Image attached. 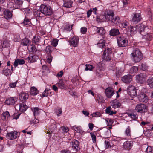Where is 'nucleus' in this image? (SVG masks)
<instances>
[{
  "label": "nucleus",
  "instance_id": "obj_1",
  "mask_svg": "<svg viewBox=\"0 0 153 153\" xmlns=\"http://www.w3.org/2000/svg\"><path fill=\"white\" fill-rule=\"evenodd\" d=\"M139 33L143 36V38L146 40H150L152 37L151 34L149 33L150 29L147 27L140 26L139 27Z\"/></svg>",
  "mask_w": 153,
  "mask_h": 153
},
{
  "label": "nucleus",
  "instance_id": "obj_2",
  "mask_svg": "<svg viewBox=\"0 0 153 153\" xmlns=\"http://www.w3.org/2000/svg\"><path fill=\"white\" fill-rule=\"evenodd\" d=\"M133 60L135 62L140 61L143 58V55L140 50L137 48H134L131 53Z\"/></svg>",
  "mask_w": 153,
  "mask_h": 153
},
{
  "label": "nucleus",
  "instance_id": "obj_3",
  "mask_svg": "<svg viewBox=\"0 0 153 153\" xmlns=\"http://www.w3.org/2000/svg\"><path fill=\"white\" fill-rule=\"evenodd\" d=\"M41 11L42 12L44 16H50L53 13V10L51 7L47 5L44 4L41 5L40 6Z\"/></svg>",
  "mask_w": 153,
  "mask_h": 153
},
{
  "label": "nucleus",
  "instance_id": "obj_4",
  "mask_svg": "<svg viewBox=\"0 0 153 153\" xmlns=\"http://www.w3.org/2000/svg\"><path fill=\"white\" fill-rule=\"evenodd\" d=\"M114 16V14L113 11L111 10L107 11L104 16H101L100 17V19L101 21H111Z\"/></svg>",
  "mask_w": 153,
  "mask_h": 153
},
{
  "label": "nucleus",
  "instance_id": "obj_5",
  "mask_svg": "<svg viewBox=\"0 0 153 153\" xmlns=\"http://www.w3.org/2000/svg\"><path fill=\"white\" fill-rule=\"evenodd\" d=\"M112 51L111 48H105L102 55V59L105 61L111 60V58Z\"/></svg>",
  "mask_w": 153,
  "mask_h": 153
},
{
  "label": "nucleus",
  "instance_id": "obj_6",
  "mask_svg": "<svg viewBox=\"0 0 153 153\" xmlns=\"http://www.w3.org/2000/svg\"><path fill=\"white\" fill-rule=\"evenodd\" d=\"M117 39L119 47H124L128 45L127 39L123 36L118 37L117 38Z\"/></svg>",
  "mask_w": 153,
  "mask_h": 153
},
{
  "label": "nucleus",
  "instance_id": "obj_7",
  "mask_svg": "<svg viewBox=\"0 0 153 153\" xmlns=\"http://www.w3.org/2000/svg\"><path fill=\"white\" fill-rule=\"evenodd\" d=\"M140 26H143V25H138L136 26H128L126 28V30L128 34H129L130 35H134L136 34L137 31V28L138 29L139 32V27Z\"/></svg>",
  "mask_w": 153,
  "mask_h": 153
},
{
  "label": "nucleus",
  "instance_id": "obj_8",
  "mask_svg": "<svg viewBox=\"0 0 153 153\" xmlns=\"http://www.w3.org/2000/svg\"><path fill=\"white\" fill-rule=\"evenodd\" d=\"M135 110L138 113H144L147 111L146 105L142 104H138L135 108Z\"/></svg>",
  "mask_w": 153,
  "mask_h": 153
},
{
  "label": "nucleus",
  "instance_id": "obj_9",
  "mask_svg": "<svg viewBox=\"0 0 153 153\" xmlns=\"http://www.w3.org/2000/svg\"><path fill=\"white\" fill-rule=\"evenodd\" d=\"M128 94L132 97H134L137 95V91L135 87L131 85H129L127 88Z\"/></svg>",
  "mask_w": 153,
  "mask_h": 153
},
{
  "label": "nucleus",
  "instance_id": "obj_10",
  "mask_svg": "<svg viewBox=\"0 0 153 153\" xmlns=\"http://www.w3.org/2000/svg\"><path fill=\"white\" fill-rule=\"evenodd\" d=\"M146 79V76L145 73H141L137 75L136 76V79L137 82L140 83L144 82Z\"/></svg>",
  "mask_w": 153,
  "mask_h": 153
},
{
  "label": "nucleus",
  "instance_id": "obj_11",
  "mask_svg": "<svg viewBox=\"0 0 153 153\" xmlns=\"http://www.w3.org/2000/svg\"><path fill=\"white\" fill-rule=\"evenodd\" d=\"M19 135V133L16 131H13L7 133L6 137L8 139L11 140L16 139Z\"/></svg>",
  "mask_w": 153,
  "mask_h": 153
},
{
  "label": "nucleus",
  "instance_id": "obj_12",
  "mask_svg": "<svg viewBox=\"0 0 153 153\" xmlns=\"http://www.w3.org/2000/svg\"><path fill=\"white\" fill-rule=\"evenodd\" d=\"M18 98L16 97H12L7 99L6 101V103L9 105H12L15 104L17 102Z\"/></svg>",
  "mask_w": 153,
  "mask_h": 153
},
{
  "label": "nucleus",
  "instance_id": "obj_13",
  "mask_svg": "<svg viewBox=\"0 0 153 153\" xmlns=\"http://www.w3.org/2000/svg\"><path fill=\"white\" fill-rule=\"evenodd\" d=\"M68 42L71 45H72L74 47H76L78 44V37L74 36L72 38L70 39Z\"/></svg>",
  "mask_w": 153,
  "mask_h": 153
},
{
  "label": "nucleus",
  "instance_id": "obj_14",
  "mask_svg": "<svg viewBox=\"0 0 153 153\" xmlns=\"http://www.w3.org/2000/svg\"><path fill=\"white\" fill-rule=\"evenodd\" d=\"M105 93L108 98H111L114 94V90L111 87H108L105 89Z\"/></svg>",
  "mask_w": 153,
  "mask_h": 153
},
{
  "label": "nucleus",
  "instance_id": "obj_15",
  "mask_svg": "<svg viewBox=\"0 0 153 153\" xmlns=\"http://www.w3.org/2000/svg\"><path fill=\"white\" fill-rule=\"evenodd\" d=\"M141 19L140 14L139 13L134 14L132 21L134 23L136 24L139 22Z\"/></svg>",
  "mask_w": 153,
  "mask_h": 153
},
{
  "label": "nucleus",
  "instance_id": "obj_16",
  "mask_svg": "<svg viewBox=\"0 0 153 153\" xmlns=\"http://www.w3.org/2000/svg\"><path fill=\"white\" fill-rule=\"evenodd\" d=\"M138 98L140 102L146 103L148 102V97L146 94L143 93L140 94L138 96Z\"/></svg>",
  "mask_w": 153,
  "mask_h": 153
},
{
  "label": "nucleus",
  "instance_id": "obj_17",
  "mask_svg": "<svg viewBox=\"0 0 153 153\" xmlns=\"http://www.w3.org/2000/svg\"><path fill=\"white\" fill-rule=\"evenodd\" d=\"M111 106L114 109L117 108L121 105L119 101L116 99L110 102Z\"/></svg>",
  "mask_w": 153,
  "mask_h": 153
},
{
  "label": "nucleus",
  "instance_id": "obj_18",
  "mask_svg": "<svg viewBox=\"0 0 153 153\" xmlns=\"http://www.w3.org/2000/svg\"><path fill=\"white\" fill-rule=\"evenodd\" d=\"M132 76L128 74L123 76L122 77V80L125 83H128L132 81Z\"/></svg>",
  "mask_w": 153,
  "mask_h": 153
},
{
  "label": "nucleus",
  "instance_id": "obj_19",
  "mask_svg": "<svg viewBox=\"0 0 153 153\" xmlns=\"http://www.w3.org/2000/svg\"><path fill=\"white\" fill-rule=\"evenodd\" d=\"M33 14L37 19H39L40 18L43 17V14L42 12L41 11L40 8L39 10L36 9H34L33 10Z\"/></svg>",
  "mask_w": 153,
  "mask_h": 153
},
{
  "label": "nucleus",
  "instance_id": "obj_20",
  "mask_svg": "<svg viewBox=\"0 0 153 153\" xmlns=\"http://www.w3.org/2000/svg\"><path fill=\"white\" fill-rule=\"evenodd\" d=\"M29 94L28 93L23 92H21L19 95V98L21 100L24 102L28 99Z\"/></svg>",
  "mask_w": 153,
  "mask_h": 153
},
{
  "label": "nucleus",
  "instance_id": "obj_21",
  "mask_svg": "<svg viewBox=\"0 0 153 153\" xmlns=\"http://www.w3.org/2000/svg\"><path fill=\"white\" fill-rule=\"evenodd\" d=\"M13 68L12 66H11V70L8 68H5L2 71V73L3 74L6 76H9L12 73L13 71Z\"/></svg>",
  "mask_w": 153,
  "mask_h": 153
},
{
  "label": "nucleus",
  "instance_id": "obj_22",
  "mask_svg": "<svg viewBox=\"0 0 153 153\" xmlns=\"http://www.w3.org/2000/svg\"><path fill=\"white\" fill-rule=\"evenodd\" d=\"M79 142L76 140H74L72 142V146L73 149L77 151L79 149Z\"/></svg>",
  "mask_w": 153,
  "mask_h": 153
},
{
  "label": "nucleus",
  "instance_id": "obj_23",
  "mask_svg": "<svg viewBox=\"0 0 153 153\" xmlns=\"http://www.w3.org/2000/svg\"><path fill=\"white\" fill-rule=\"evenodd\" d=\"M119 34V31L117 29H112L109 31V34L111 36H116Z\"/></svg>",
  "mask_w": 153,
  "mask_h": 153
},
{
  "label": "nucleus",
  "instance_id": "obj_24",
  "mask_svg": "<svg viewBox=\"0 0 153 153\" xmlns=\"http://www.w3.org/2000/svg\"><path fill=\"white\" fill-rule=\"evenodd\" d=\"M25 61L24 59H17L15 60L14 63V66L17 67L19 64L22 65L25 63Z\"/></svg>",
  "mask_w": 153,
  "mask_h": 153
},
{
  "label": "nucleus",
  "instance_id": "obj_25",
  "mask_svg": "<svg viewBox=\"0 0 153 153\" xmlns=\"http://www.w3.org/2000/svg\"><path fill=\"white\" fill-rule=\"evenodd\" d=\"M133 143L129 141H126L123 143L124 147L126 148L130 149L133 146Z\"/></svg>",
  "mask_w": 153,
  "mask_h": 153
},
{
  "label": "nucleus",
  "instance_id": "obj_26",
  "mask_svg": "<svg viewBox=\"0 0 153 153\" xmlns=\"http://www.w3.org/2000/svg\"><path fill=\"white\" fill-rule=\"evenodd\" d=\"M72 129L75 131L81 134H83L84 131L81 129V127L78 126H74L72 127Z\"/></svg>",
  "mask_w": 153,
  "mask_h": 153
},
{
  "label": "nucleus",
  "instance_id": "obj_27",
  "mask_svg": "<svg viewBox=\"0 0 153 153\" xmlns=\"http://www.w3.org/2000/svg\"><path fill=\"white\" fill-rule=\"evenodd\" d=\"M12 13L8 10L5 11L4 13V16L7 19H10L12 17Z\"/></svg>",
  "mask_w": 153,
  "mask_h": 153
},
{
  "label": "nucleus",
  "instance_id": "obj_28",
  "mask_svg": "<svg viewBox=\"0 0 153 153\" xmlns=\"http://www.w3.org/2000/svg\"><path fill=\"white\" fill-rule=\"evenodd\" d=\"M31 109L33 112L34 116H35V118H36V116L38 115L39 114L40 111L39 108L37 107L32 108Z\"/></svg>",
  "mask_w": 153,
  "mask_h": 153
},
{
  "label": "nucleus",
  "instance_id": "obj_29",
  "mask_svg": "<svg viewBox=\"0 0 153 153\" xmlns=\"http://www.w3.org/2000/svg\"><path fill=\"white\" fill-rule=\"evenodd\" d=\"M72 1L71 0L64 1L63 6L66 8H70L72 6Z\"/></svg>",
  "mask_w": 153,
  "mask_h": 153
},
{
  "label": "nucleus",
  "instance_id": "obj_30",
  "mask_svg": "<svg viewBox=\"0 0 153 153\" xmlns=\"http://www.w3.org/2000/svg\"><path fill=\"white\" fill-rule=\"evenodd\" d=\"M38 93V91L35 87H32L30 88V95L35 96Z\"/></svg>",
  "mask_w": 153,
  "mask_h": 153
},
{
  "label": "nucleus",
  "instance_id": "obj_31",
  "mask_svg": "<svg viewBox=\"0 0 153 153\" xmlns=\"http://www.w3.org/2000/svg\"><path fill=\"white\" fill-rule=\"evenodd\" d=\"M28 106L24 103L20 104L19 105V110L22 112L25 111L28 108Z\"/></svg>",
  "mask_w": 153,
  "mask_h": 153
},
{
  "label": "nucleus",
  "instance_id": "obj_32",
  "mask_svg": "<svg viewBox=\"0 0 153 153\" xmlns=\"http://www.w3.org/2000/svg\"><path fill=\"white\" fill-rule=\"evenodd\" d=\"M58 86L61 89H63L65 88L66 85L64 82L62 80L59 81L57 84Z\"/></svg>",
  "mask_w": 153,
  "mask_h": 153
},
{
  "label": "nucleus",
  "instance_id": "obj_33",
  "mask_svg": "<svg viewBox=\"0 0 153 153\" xmlns=\"http://www.w3.org/2000/svg\"><path fill=\"white\" fill-rule=\"evenodd\" d=\"M30 42V41L28 38H25L22 40L21 43L23 46H27Z\"/></svg>",
  "mask_w": 153,
  "mask_h": 153
},
{
  "label": "nucleus",
  "instance_id": "obj_34",
  "mask_svg": "<svg viewBox=\"0 0 153 153\" xmlns=\"http://www.w3.org/2000/svg\"><path fill=\"white\" fill-rule=\"evenodd\" d=\"M107 44L105 40H101L99 42V43L98 44V46L100 48H105L106 46V45Z\"/></svg>",
  "mask_w": 153,
  "mask_h": 153
},
{
  "label": "nucleus",
  "instance_id": "obj_35",
  "mask_svg": "<svg viewBox=\"0 0 153 153\" xmlns=\"http://www.w3.org/2000/svg\"><path fill=\"white\" fill-rule=\"evenodd\" d=\"M27 59L30 62H34L36 61L38 57L35 56H29L27 58Z\"/></svg>",
  "mask_w": 153,
  "mask_h": 153
},
{
  "label": "nucleus",
  "instance_id": "obj_36",
  "mask_svg": "<svg viewBox=\"0 0 153 153\" xmlns=\"http://www.w3.org/2000/svg\"><path fill=\"white\" fill-rule=\"evenodd\" d=\"M147 84L151 88H153V78L150 77L147 80Z\"/></svg>",
  "mask_w": 153,
  "mask_h": 153
},
{
  "label": "nucleus",
  "instance_id": "obj_37",
  "mask_svg": "<svg viewBox=\"0 0 153 153\" xmlns=\"http://www.w3.org/2000/svg\"><path fill=\"white\" fill-rule=\"evenodd\" d=\"M97 33L100 35H103L105 33V30L103 27L97 28L96 30Z\"/></svg>",
  "mask_w": 153,
  "mask_h": 153
},
{
  "label": "nucleus",
  "instance_id": "obj_38",
  "mask_svg": "<svg viewBox=\"0 0 153 153\" xmlns=\"http://www.w3.org/2000/svg\"><path fill=\"white\" fill-rule=\"evenodd\" d=\"M10 116L9 112L8 111H6L3 113L1 117L3 120H6L10 117Z\"/></svg>",
  "mask_w": 153,
  "mask_h": 153
},
{
  "label": "nucleus",
  "instance_id": "obj_39",
  "mask_svg": "<svg viewBox=\"0 0 153 153\" xmlns=\"http://www.w3.org/2000/svg\"><path fill=\"white\" fill-rule=\"evenodd\" d=\"M22 23L26 27L30 25L31 24V22L29 19L27 18H25L24 19Z\"/></svg>",
  "mask_w": 153,
  "mask_h": 153
},
{
  "label": "nucleus",
  "instance_id": "obj_40",
  "mask_svg": "<svg viewBox=\"0 0 153 153\" xmlns=\"http://www.w3.org/2000/svg\"><path fill=\"white\" fill-rule=\"evenodd\" d=\"M125 135L128 137H130L131 136V130L130 127L128 126L126 129L125 132Z\"/></svg>",
  "mask_w": 153,
  "mask_h": 153
},
{
  "label": "nucleus",
  "instance_id": "obj_41",
  "mask_svg": "<svg viewBox=\"0 0 153 153\" xmlns=\"http://www.w3.org/2000/svg\"><path fill=\"white\" fill-rule=\"evenodd\" d=\"M10 44L6 40H4L1 43V45L3 48L7 47L9 46Z\"/></svg>",
  "mask_w": 153,
  "mask_h": 153
},
{
  "label": "nucleus",
  "instance_id": "obj_42",
  "mask_svg": "<svg viewBox=\"0 0 153 153\" xmlns=\"http://www.w3.org/2000/svg\"><path fill=\"white\" fill-rule=\"evenodd\" d=\"M72 28V25L65 24L64 26V29L67 31H70Z\"/></svg>",
  "mask_w": 153,
  "mask_h": 153
},
{
  "label": "nucleus",
  "instance_id": "obj_43",
  "mask_svg": "<svg viewBox=\"0 0 153 153\" xmlns=\"http://www.w3.org/2000/svg\"><path fill=\"white\" fill-rule=\"evenodd\" d=\"M40 37L38 36H35L33 40V42L34 43H38L39 42Z\"/></svg>",
  "mask_w": 153,
  "mask_h": 153
},
{
  "label": "nucleus",
  "instance_id": "obj_44",
  "mask_svg": "<svg viewBox=\"0 0 153 153\" xmlns=\"http://www.w3.org/2000/svg\"><path fill=\"white\" fill-rule=\"evenodd\" d=\"M138 69V68L137 67L134 66L131 68L130 70V73L131 74L136 73Z\"/></svg>",
  "mask_w": 153,
  "mask_h": 153
},
{
  "label": "nucleus",
  "instance_id": "obj_45",
  "mask_svg": "<svg viewBox=\"0 0 153 153\" xmlns=\"http://www.w3.org/2000/svg\"><path fill=\"white\" fill-rule=\"evenodd\" d=\"M15 4L17 6L20 7L23 4V1L22 0H14Z\"/></svg>",
  "mask_w": 153,
  "mask_h": 153
},
{
  "label": "nucleus",
  "instance_id": "obj_46",
  "mask_svg": "<svg viewBox=\"0 0 153 153\" xmlns=\"http://www.w3.org/2000/svg\"><path fill=\"white\" fill-rule=\"evenodd\" d=\"M90 134L93 142V143L96 142V137L94 133L93 132H91L90 133Z\"/></svg>",
  "mask_w": 153,
  "mask_h": 153
},
{
  "label": "nucleus",
  "instance_id": "obj_47",
  "mask_svg": "<svg viewBox=\"0 0 153 153\" xmlns=\"http://www.w3.org/2000/svg\"><path fill=\"white\" fill-rule=\"evenodd\" d=\"M128 116L131 117L133 120H135L138 118V115L136 114H134V113L129 114Z\"/></svg>",
  "mask_w": 153,
  "mask_h": 153
},
{
  "label": "nucleus",
  "instance_id": "obj_48",
  "mask_svg": "<svg viewBox=\"0 0 153 153\" xmlns=\"http://www.w3.org/2000/svg\"><path fill=\"white\" fill-rule=\"evenodd\" d=\"M146 151L148 153H153V147L148 146Z\"/></svg>",
  "mask_w": 153,
  "mask_h": 153
},
{
  "label": "nucleus",
  "instance_id": "obj_49",
  "mask_svg": "<svg viewBox=\"0 0 153 153\" xmlns=\"http://www.w3.org/2000/svg\"><path fill=\"white\" fill-rule=\"evenodd\" d=\"M86 68H85V70L86 71H91L94 68V67L92 65L89 64H86L85 65Z\"/></svg>",
  "mask_w": 153,
  "mask_h": 153
},
{
  "label": "nucleus",
  "instance_id": "obj_50",
  "mask_svg": "<svg viewBox=\"0 0 153 153\" xmlns=\"http://www.w3.org/2000/svg\"><path fill=\"white\" fill-rule=\"evenodd\" d=\"M58 40L57 39H54L51 41V44L54 47H56L58 44Z\"/></svg>",
  "mask_w": 153,
  "mask_h": 153
},
{
  "label": "nucleus",
  "instance_id": "obj_51",
  "mask_svg": "<svg viewBox=\"0 0 153 153\" xmlns=\"http://www.w3.org/2000/svg\"><path fill=\"white\" fill-rule=\"evenodd\" d=\"M47 62L48 63H50L52 61V57L51 56V54H48L47 56Z\"/></svg>",
  "mask_w": 153,
  "mask_h": 153
},
{
  "label": "nucleus",
  "instance_id": "obj_52",
  "mask_svg": "<svg viewBox=\"0 0 153 153\" xmlns=\"http://www.w3.org/2000/svg\"><path fill=\"white\" fill-rule=\"evenodd\" d=\"M121 27L126 28L128 26V23L127 22H124L121 23L120 25Z\"/></svg>",
  "mask_w": 153,
  "mask_h": 153
},
{
  "label": "nucleus",
  "instance_id": "obj_53",
  "mask_svg": "<svg viewBox=\"0 0 153 153\" xmlns=\"http://www.w3.org/2000/svg\"><path fill=\"white\" fill-rule=\"evenodd\" d=\"M97 75H98L100 77H101L102 76V72L100 71V69L99 68H98L97 69Z\"/></svg>",
  "mask_w": 153,
  "mask_h": 153
},
{
  "label": "nucleus",
  "instance_id": "obj_54",
  "mask_svg": "<svg viewBox=\"0 0 153 153\" xmlns=\"http://www.w3.org/2000/svg\"><path fill=\"white\" fill-rule=\"evenodd\" d=\"M45 51L48 54H51V46H47L45 49Z\"/></svg>",
  "mask_w": 153,
  "mask_h": 153
},
{
  "label": "nucleus",
  "instance_id": "obj_55",
  "mask_svg": "<svg viewBox=\"0 0 153 153\" xmlns=\"http://www.w3.org/2000/svg\"><path fill=\"white\" fill-rule=\"evenodd\" d=\"M61 128L62 130V132L63 133H67L69 131L68 128L66 127L63 126L61 127Z\"/></svg>",
  "mask_w": 153,
  "mask_h": 153
},
{
  "label": "nucleus",
  "instance_id": "obj_56",
  "mask_svg": "<svg viewBox=\"0 0 153 153\" xmlns=\"http://www.w3.org/2000/svg\"><path fill=\"white\" fill-rule=\"evenodd\" d=\"M119 19V17L118 16H117L114 19L113 18H112L111 22H114V23H117L118 22Z\"/></svg>",
  "mask_w": 153,
  "mask_h": 153
},
{
  "label": "nucleus",
  "instance_id": "obj_57",
  "mask_svg": "<svg viewBox=\"0 0 153 153\" xmlns=\"http://www.w3.org/2000/svg\"><path fill=\"white\" fill-rule=\"evenodd\" d=\"M24 11L26 14L28 16L29 15L31 12L30 9L28 8H25L24 9Z\"/></svg>",
  "mask_w": 153,
  "mask_h": 153
},
{
  "label": "nucleus",
  "instance_id": "obj_58",
  "mask_svg": "<svg viewBox=\"0 0 153 153\" xmlns=\"http://www.w3.org/2000/svg\"><path fill=\"white\" fill-rule=\"evenodd\" d=\"M105 144L106 148H108L111 147V145L109 141L107 140H105Z\"/></svg>",
  "mask_w": 153,
  "mask_h": 153
},
{
  "label": "nucleus",
  "instance_id": "obj_59",
  "mask_svg": "<svg viewBox=\"0 0 153 153\" xmlns=\"http://www.w3.org/2000/svg\"><path fill=\"white\" fill-rule=\"evenodd\" d=\"M141 67V69L143 71H145L147 69V67L145 64H142Z\"/></svg>",
  "mask_w": 153,
  "mask_h": 153
},
{
  "label": "nucleus",
  "instance_id": "obj_60",
  "mask_svg": "<svg viewBox=\"0 0 153 153\" xmlns=\"http://www.w3.org/2000/svg\"><path fill=\"white\" fill-rule=\"evenodd\" d=\"M56 113L58 116H59L62 113V111L61 108H59L56 111Z\"/></svg>",
  "mask_w": 153,
  "mask_h": 153
},
{
  "label": "nucleus",
  "instance_id": "obj_61",
  "mask_svg": "<svg viewBox=\"0 0 153 153\" xmlns=\"http://www.w3.org/2000/svg\"><path fill=\"white\" fill-rule=\"evenodd\" d=\"M70 151L67 149H63L61 151L60 153H70Z\"/></svg>",
  "mask_w": 153,
  "mask_h": 153
},
{
  "label": "nucleus",
  "instance_id": "obj_62",
  "mask_svg": "<svg viewBox=\"0 0 153 153\" xmlns=\"http://www.w3.org/2000/svg\"><path fill=\"white\" fill-rule=\"evenodd\" d=\"M87 31V28L85 27H82L81 29V32L83 34H85Z\"/></svg>",
  "mask_w": 153,
  "mask_h": 153
},
{
  "label": "nucleus",
  "instance_id": "obj_63",
  "mask_svg": "<svg viewBox=\"0 0 153 153\" xmlns=\"http://www.w3.org/2000/svg\"><path fill=\"white\" fill-rule=\"evenodd\" d=\"M92 10L91 9H90L87 12V17L89 18L90 17V16L91 14V13L92 12Z\"/></svg>",
  "mask_w": 153,
  "mask_h": 153
},
{
  "label": "nucleus",
  "instance_id": "obj_64",
  "mask_svg": "<svg viewBox=\"0 0 153 153\" xmlns=\"http://www.w3.org/2000/svg\"><path fill=\"white\" fill-rule=\"evenodd\" d=\"M111 109V108L110 106L108 107L105 110L106 113L107 114H109L110 113Z\"/></svg>",
  "mask_w": 153,
  "mask_h": 153
}]
</instances>
